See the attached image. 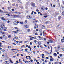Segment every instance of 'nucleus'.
Returning a JSON list of instances; mask_svg holds the SVG:
<instances>
[{
  "instance_id": "1",
  "label": "nucleus",
  "mask_w": 64,
  "mask_h": 64,
  "mask_svg": "<svg viewBox=\"0 0 64 64\" xmlns=\"http://www.w3.org/2000/svg\"><path fill=\"white\" fill-rule=\"evenodd\" d=\"M23 26L25 28H29V26L28 25H23Z\"/></svg>"
},
{
  "instance_id": "2",
  "label": "nucleus",
  "mask_w": 64,
  "mask_h": 64,
  "mask_svg": "<svg viewBox=\"0 0 64 64\" xmlns=\"http://www.w3.org/2000/svg\"><path fill=\"white\" fill-rule=\"evenodd\" d=\"M38 25L37 24H35V26L34 27V28L35 29H36L37 28H38Z\"/></svg>"
},
{
  "instance_id": "3",
  "label": "nucleus",
  "mask_w": 64,
  "mask_h": 64,
  "mask_svg": "<svg viewBox=\"0 0 64 64\" xmlns=\"http://www.w3.org/2000/svg\"><path fill=\"white\" fill-rule=\"evenodd\" d=\"M31 4L32 7H35V3L32 2Z\"/></svg>"
},
{
  "instance_id": "4",
  "label": "nucleus",
  "mask_w": 64,
  "mask_h": 64,
  "mask_svg": "<svg viewBox=\"0 0 64 64\" xmlns=\"http://www.w3.org/2000/svg\"><path fill=\"white\" fill-rule=\"evenodd\" d=\"M13 24L14 26H16V25H18V23L17 22H14L13 23Z\"/></svg>"
},
{
  "instance_id": "5",
  "label": "nucleus",
  "mask_w": 64,
  "mask_h": 64,
  "mask_svg": "<svg viewBox=\"0 0 64 64\" xmlns=\"http://www.w3.org/2000/svg\"><path fill=\"white\" fill-rule=\"evenodd\" d=\"M5 24H2V27H1V28L2 29H4V27H5Z\"/></svg>"
},
{
  "instance_id": "6",
  "label": "nucleus",
  "mask_w": 64,
  "mask_h": 64,
  "mask_svg": "<svg viewBox=\"0 0 64 64\" xmlns=\"http://www.w3.org/2000/svg\"><path fill=\"white\" fill-rule=\"evenodd\" d=\"M33 20H34L33 22L34 23V24H35V23H36V22H38V21H37V20H35V19H34Z\"/></svg>"
},
{
  "instance_id": "7",
  "label": "nucleus",
  "mask_w": 64,
  "mask_h": 64,
  "mask_svg": "<svg viewBox=\"0 0 64 64\" xmlns=\"http://www.w3.org/2000/svg\"><path fill=\"white\" fill-rule=\"evenodd\" d=\"M45 31H46L45 30H44L43 32V36H45L46 34V32H45Z\"/></svg>"
},
{
  "instance_id": "8",
  "label": "nucleus",
  "mask_w": 64,
  "mask_h": 64,
  "mask_svg": "<svg viewBox=\"0 0 64 64\" xmlns=\"http://www.w3.org/2000/svg\"><path fill=\"white\" fill-rule=\"evenodd\" d=\"M14 16L16 18H19V16L15 15Z\"/></svg>"
},
{
  "instance_id": "9",
  "label": "nucleus",
  "mask_w": 64,
  "mask_h": 64,
  "mask_svg": "<svg viewBox=\"0 0 64 64\" xmlns=\"http://www.w3.org/2000/svg\"><path fill=\"white\" fill-rule=\"evenodd\" d=\"M62 19V17H61V16H58V19L59 20H61Z\"/></svg>"
},
{
  "instance_id": "10",
  "label": "nucleus",
  "mask_w": 64,
  "mask_h": 64,
  "mask_svg": "<svg viewBox=\"0 0 64 64\" xmlns=\"http://www.w3.org/2000/svg\"><path fill=\"white\" fill-rule=\"evenodd\" d=\"M50 61H52V62L54 61V58H50Z\"/></svg>"
},
{
  "instance_id": "11",
  "label": "nucleus",
  "mask_w": 64,
  "mask_h": 64,
  "mask_svg": "<svg viewBox=\"0 0 64 64\" xmlns=\"http://www.w3.org/2000/svg\"><path fill=\"white\" fill-rule=\"evenodd\" d=\"M1 19L3 21H6V20H5V19L4 18L2 17L1 18Z\"/></svg>"
},
{
  "instance_id": "12",
  "label": "nucleus",
  "mask_w": 64,
  "mask_h": 64,
  "mask_svg": "<svg viewBox=\"0 0 64 64\" xmlns=\"http://www.w3.org/2000/svg\"><path fill=\"white\" fill-rule=\"evenodd\" d=\"M42 28L43 29H45V26L44 25H43L42 26Z\"/></svg>"
},
{
  "instance_id": "13",
  "label": "nucleus",
  "mask_w": 64,
  "mask_h": 64,
  "mask_svg": "<svg viewBox=\"0 0 64 64\" xmlns=\"http://www.w3.org/2000/svg\"><path fill=\"white\" fill-rule=\"evenodd\" d=\"M54 56H55V57H56L57 56V54L56 53H54Z\"/></svg>"
},
{
  "instance_id": "14",
  "label": "nucleus",
  "mask_w": 64,
  "mask_h": 64,
  "mask_svg": "<svg viewBox=\"0 0 64 64\" xmlns=\"http://www.w3.org/2000/svg\"><path fill=\"white\" fill-rule=\"evenodd\" d=\"M62 15L63 16H64V10L62 12Z\"/></svg>"
},
{
  "instance_id": "15",
  "label": "nucleus",
  "mask_w": 64,
  "mask_h": 64,
  "mask_svg": "<svg viewBox=\"0 0 64 64\" xmlns=\"http://www.w3.org/2000/svg\"><path fill=\"white\" fill-rule=\"evenodd\" d=\"M6 63H8L6 64H9L10 63V62L9 61L8 62V61H6L5 62Z\"/></svg>"
},
{
  "instance_id": "16",
  "label": "nucleus",
  "mask_w": 64,
  "mask_h": 64,
  "mask_svg": "<svg viewBox=\"0 0 64 64\" xmlns=\"http://www.w3.org/2000/svg\"><path fill=\"white\" fill-rule=\"evenodd\" d=\"M26 19H29V15L28 16H26Z\"/></svg>"
},
{
  "instance_id": "17",
  "label": "nucleus",
  "mask_w": 64,
  "mask_h": 64,
  "mask_svg": "<svg viewBox=\"0 0 64 64\" xmlns=\"http://www.w3.org/2000/svg\"><path fill=\"white\" fill-rule=\"evenodd\" d=\"M44 39V38L43 37H41V39H40V41L42 40H43Z\"/></svg>"
},
{
  "instance_id": "18",
  "label": "nucleus",
  "mask_w": 64,
  "mask_h": 64,
  "mask_svg": "<svg viewBox=\"0 0 64 64\" xmlns=\"http://www.w3.org/2000/svg\"><path fill=\"white\" fill-rule=\"evenodd\" d=\"M38 44L39 45H41V42H38Z\"/></svg>"
},
{
  "instance_id": "19",
  "label": "nucleus",
  "mask_w": 64,
  "mask_h": 64,
  "mask_svg": "<svg viewBox=\"0 0 64 64\" xmlns=\"http://www.w3.org/2000/svg\"><path fill=\"white\" fill-rule=\"evenodd\" d=\"M49 41L50 43H53V40H49Z\"/></svg>"
},
{
  "instance_id": "20",
  "label": "nucleus",
  "mask_w": 64,
  "mask_h": 64,
  "mask_svg": "<svg viewBox=\"0 0 64 64\" xmlns=\"http://www.w3.org/2000/svg\"><path fill=\"white\" fill-rule=\"evenodd\" d=\"M61 42L62 43H64V39H62L61 40Z\"/></svg>"
},
{
  "instance_id": "21",
  "label": "nucleus",
  "mask_w": 64,
  "mask_h": 64,
  "mask_svg": "<svg viewBox=\"0 0 64 64\" xmlns=\"http://www.w3.org/2000/svg\"><path fill=\"white\" fill-rule=\"evenodd\" d=\"M29 18L30 19H32V16H29Z\"/></svg>"
},
{
  "instance_id": "22",
  "label": "nucleus",
  "mask_w": 64,
  "mask_h": 64,
  "mask_svg": "<svg viewBox=\"0 0 64 64\" xmlns=\"http://www.w3.org/2000/svg\"><path fill=\"white\" fill-rule=\"evenodd\" d=\"M8 49H11V46H9L8 47Z\"/></svg>"
},
{
  "instance_id": "23",
  "label": "nucleus",
  "mask_w": 64,
  "mask_h": 64,
  "mask_svg": "<svg viewBox=\"0 0 64 64\" xmlns=\"http://www.w3.org/2000/svg\"><path fill=\"white\" fill-rule=\"evenodd\" d=\"M4 12L3 10H0V13H2V12Z\"/></svg>"
},
{
  "instance_id": "24",
  "label": "nucleus",
  "mask_w": 64,
  "mask_h": 64,
  "mask_svg": "<svg viewBox=\"0 0 64 64\" xmlns=\"http://www.w3.org/2000/svg\"><path fill=\"white\" fill-rule=\"evenodd\" d=\"M28 57H29V58H29V60H31V56H28Z\"/></svg>"
},
{
  "instance_id": "25",
  "label": "nucleus",
  "mask_w": 64,
  "mask_h": 64,
  "mask_svg": "<svg viewBox=\"0 0 64 64\" xmlns=\"http://www.w3.org/2000/svg\"><path fill=\"white\" fill-rule=\"evenodd\" d=\"M9 61L12 63H13V62H12V60H10Z\"/></svg>"
},
{
  "instance_id": "26",
  "label": "nucleus",
  "mask_w": 64,
  "mask_h": 64,
  "mask_svg": "<svg viewBox=\"0 0 64 64\" xmlns=\"http://www.w3.org/2000/svg\"><path fill=\"white\" fill-rule=\"evenodd\" d=\"M26 23V24H28V23H27V20L25 21L24 23Z\"/></svg>"
},
{
  "instance_id": "27",
  "label": "nucleus",
  "mask_w": 64,
  "mask_h": 64,
  "mask_svg": "<svg viewBox=\"0 0 64 64\" xmlns=\"http://www.w3.org/2000/svg\"><path fill=\"white\" fill-rule=\"evenodd\" d=\"M8 37L9 38H11V36L10 35H9L8 36Z\"/></svg>"
},
{
  "instance_id": "28",
  "label": "nucleus",
  "mask_w": 64,
  "mask_h": 64,
  "mask_svg": "<svg viewBox=\"0 0 64 64\" xmlns=\"http://www.w3.org/2000/svg\"><path fill=\"white\" fill-rule=\"evenodd\" d=\"M30 37H31V38H33V39H36V38L35 37V38L32 36H30Z\"/></svg>"
},
{
  "instance_id": "29",
  "label": "nucleus",
  "mask_w": 64,
  "mask_h": 64,
  "mask_svg": "<svg viewBox=\"0 0 64 64\" xmlns=\"http://www.w3.org/2000/svg\"><path fill=\"white\" fill-rule=\"evenodd\" d=\"M15 38L16 39H17V40L19 39V38H18V37H16Z\"/></svg>"
},
{
  "instance_id": "30",
  "label": "nucleus",
  "mask_w": 64,
  "mask_h": 64,
  "mask_svg": "<svg viewBox=\"0 0 64 64\" xmlns=\"http://www.w3.org/2000/svg\"><path fill=\"white\" fill-rule=\"evenodd\" d=\"M41 9L42 11H44V10H45V9H44V8H41Z\"/></svg>"
},
{
  "instance_id": "31",
  "label": "nucleus",
  "mask_w": 64,
  "mask_h": 64,
  "mask_svg": "<svg viewBox=\"0 0 64 64\" xmlns=\"http://www.w3.org/2000/svg\"><path fill=\"white\" fill-rule=\"evenodd\" d=\"M43 15H44V16H46V15H47V14L46 13H45L44 14H42Z\"/></svg>"
},
{
  "instance_id": "32",
  "label": "nucleus",
  "mask_w": 64,
  "mask_h": 64,
  "mask_svg": "<svg viewBox=\"0 0 64 64\" xmlns=\"http://www.w3.org/2000/svg\"><path fill=\"white\" fill-rule=\"evenodd\" d=\"M2 44L1 42L0 43V47H2V46H1Z\"/></svg>"
},
{
  "instance_id": "33",
  "label": "nucleus",
  "mask_w": 64,
  "mask_h": 64,
  "mask_svg": "<svg viewBox=\"0 0 64 64\" xmlns=\"http://www.w3.org/2000/svg\"><path fill=\"white\" fill-rule=\"evenodd\" d=\"M20 24H24V23L23 22H20Z\"/></svg>"
},
{
  "instance_id": "34",
  "label": "nucleus",
  "mask_w": 64,
  "mask_h": 64,
  "mask_svg": "<svg viewBox=\"0 0 64 64\" xmlns=\"http://www.w3.org/2000/svg\"><path fill=\"white\" fill-rule=\"evenodd\" d=\"M48 17V16H44V18H47Z\"/></svg>"
},
{
  "instance_id": "35",
  "label": "nucleus",
  "mask_w": 64,
  "mask_h": 64,
  "mask_svg": "<svg viewBox=\"0 0 64 64\" xmlns=\"http://www.w3.org/2000/svg\"><path fill=\"white\" fill-rule=\"evenodd\" d=\"M2 34L3 35H4V34H5V32H2Z\"/></svg>"
},
{
  "instance_id": "36",
  "label": "nucleus",
  "mask_w": 64,
  "mask_h": 64,
  "mask_svg": "<svg viewBox=\"0 0 64 64\" xmlns=\"http://www.w3.org/2000/svg\"><path fill=\"white\" fill-rule=\"evenodd\" d=\"M2 52H5V50H2Z\"/></svg>"
},
{
  "instance_id": "37",
  "label": "nucleus",
  "mask_w": 64,
  "mask_h": 64,
  "mask_svg": "<svg viewBox=\"0 0 64 64\" xmlns=\"http://www.w3.org/2000/svg\"><path fill=\"white\" fill-rule=\"evenodd\" d=\"M23 59V61L25 63H26V62L25 61V60H24V59Z\"/></svg>"
},
{
  "instance_id": "38",
  "label": "nucleus",
  "mask_w": 64,
  "mask_h": 64,
  "mask_svg": "<svg viewBox=\"0 0 64 64\" xmlns=\"http://www.w3.org/2000/svg\"><path fill=\"white\" fill-rule=\"evenodd\" d=\"M12 51H14V50H16V49H12Z\"/></svg>"
},
{
  "instance_id": "39",
  "label": "nucleus",
  "mask_w": 64,
  "mask_h": 64,
  "mask_svg": "<svg viewBox=\"0 0 64 64\" xmlns=\"http://www.w3.org/2000/svg\"><path fill=\"white\" fill-rule=\"evenodd\" d=\"M39 31V30L38 29V28H37L36 29V31L37 32H38V31Z\"/></svg>"
},
{
  "instance_id": "40",
  "label": "nucleus",
  "mask_w": 64,
  "mask_h": 64,
  "mask_svg": "<svg viewBox=\"0 0 64 64\" xmlns=\"http://www.w3.org/2000/svg\"><path fill=\"white\" fill-rule=\"evenodd\" d=\"M33 13H34V11H33L32 12L31 15H33Z\"/></svg>"
},
{
  "instance_id": "41",
  "label": "nucleus",
  "mask_w": 64,
  "mask_h": 64,
  "mask_svg": "<svg viewBox=\"0 0 64 64\" xmlns=\"http://www.w3.org/2000/svg\"><path fill=\"white\" fill-rule=\"evenodd\" d=\"M6 15H7V16H10V15L8 14H6Z\"/></svg>"
},
{
  "instance_id": "42",
  "label": "nucleus",
  "mask_w": 64,
  "mask_h": 64,
  "mask_svg": "<svg viewBox=\"0 0 64 64\" xmlns=\"http://www.w3.org/2000/svg\"><path fill=\"white\" fill-rule=\"evenodd\" d=\"M28 32H30V30L29 29H28Z\"/></svg>"
},
{
  "instance_id": "43",
  "label": "nucleus",
  "mask_w": 64,
  "mask_h": 64,
  "mask_svg": "<svg viewBox=\"0 0 64 64\" xmlns=\"http://www.w3.org/2000/svg\"><path fill=\"white\" fill-rule=\"evenodd\" d=\"M5 56L6 57H8V55H7V54H6L5 55Z\"/></svg>"
},
{
  "instance_id": "44",
  "label": "nucleus",
  "mask_w": 64,
  "mask_h": 64,
  "mask_svg": "<svg viewBox=\"0 0 64 64\" xmlns=\"http://www.w3.org/2000/svg\"><path fill=\"white\" fill-rule=\"evenodd\" d=\"M60 57H62V56H63V55L62 54H60Z\"/></svg>"
},
{
  "instance_id": "45",
  "label": "nucleus",
  "mask_w": 64,
  "mask_h": 64,
  "mask_svg": "<svg viewBox=\"0 0 64 64\" xmlns=\"http://www.w3.org/2000/svg\"><path fill=\"white\" fill-rule=\"evenodd\" d=\"M0 38L1 39H3V37H2V36L1 37L0 36Z\"/></svg>"
},
{
  "instance_id": "46",
  "label": "nucleus",
  "mask_w": 64,
  "mask_h": 64,
  "mask_svg": "<svg viewBox=\"0 0 64 64\" xmlns=\"http://www.w3.org/2000/svg\"><path fill=\"white\" fill-rule=\"evenodd\" d=\"M30 40H33V38H30Z\"/></svg>"
},
{
  "instance_id": "47",
  "label": "nucleus",
  "mask_w": 64,
  "mask_h": 64,
  "mask_svg": "<svg viewBox=\"0 0 64 64\" xmlns=\"http://www.w3.org/2000/svg\"><path fill=\"white\" fill-rule=\"evenodd\" d=\"M40 36H42L43 35V34H42V32H41L40 33Z\"/></svg>"
},
{
  "instance_id": "48",
  "label": "nucleus",
  "mask_w": 64,
  "mask_h": 64,
  "mask_svg": "<svg viewBox=\"0 0 64 64\" xmlns=\"http://www.w3.org/2000/svg\"><path fill=\"white\" fill-rule=\"evenodd\" d=\"M50 6L52 8H53V6L52 5V4H50Z\"/></svg>"
},
{
  "instance_id": "49",
  "label": "nucleus",
  "mask_w": 64,
  "mask_h": 64,
  "mask_svg": "<svg viewBox=\"0 0 64 64\" xmlns=\"http://www.w3.org/2000/svg\"><path fill=\"white\" fill-rule=\"evenodd\" d=\"M25 50L26 51H28V49H25Z\"/></svg>"
},
{
  "instance_id": "50",
  "label": "nucleus",
  "mask_w": 64,
  "mask_h": 64,
  "mask_svg": "<svg viewBox=\"0 0 64 64\" xmlns=\"http://www.w3.org/2000/svg\"><path fill=\"white\" fill-rule=\"evenodd\" d=\"M25 45H24V46H22L21 47V48H23V47H24V46H25Z\"/></svg>"
},
{
  "instance_id": "51",
  "label": "nucleus",
  "mask_w": 64,
  "mask_h": 64,
  "mask_svg": "<svg viewBox=\"0 0 64 64\" xmlns=\"http://www.w3.org/2000/svg\"><path fill=\"white\" fill-rule=\"evenodd\" d=\"M16 51H21V50H16Z\"/></svg>"
},
{
  "instance_id": "52",
  "label": "nucleus",
  "mask_w": 64,
  "mask_h": 64,
  "mask_svg": "<svg viewBox=\"0 0 64 64\" xmlns=\"http://www.w3.org/2000/svg\"><path fill=\"white\" fill-rule=\"evenodd\" d=\"M19 30H17V31H16V32L17 33H18V32H19Z\"/></svg>"
},
{
  "instance_id": "53",
  "label": "nucleus",
  "mask_w": 64,
  "mask_h": 64,
  "mask_svg": "<svg viewBox=\"0 0 64 64\" xmlns=\"http://www.w3.org/2000/svg\"><path fill=\"white\" fill-rule=\"evenodd\" d=\"M4 28L5 29H7V28L5 27H4Z\"/></svg>"
},
{
  "instance_id": "54",
  "label": "nucleus",
  "mask_w": 64,
  "mask_h": 64,
  "mask_svg": "<svg viewBox=\"0 0 64 64\" xmlns=\"http://www.w3.org/2000/svg\"><path fill=\"white\" fill-rule=\"evenodd\" d=\"M34 14H35V15H36V14H37V12H34Z\"/></svg>"
},
{
  "instance_id": "55",
  "label": "nucleus",
  "mask_w": 64,
  "mask_h": 64,
  "mask_svg": "<svg viewBox=\"0 0 64 64\" xmlns=\"http://www.w3.org/2000/svg\"><path fill=\"white\" fill-rule=\"evenodd\" d=\"M8 8V10H10L11 9V8Z\"/></svg>"
},
{
  "instance_id": "56",
  "label": "nucleus",
  "mask_w": 64,
  "mask_h": 64,
  "mask_svg": "<svg viewBox=\"0 0 64 64\" xmlns=\"http://www.w3.org/2000/svg\"><path fill=\"white\" fill-rule=\"evenodd\" d=\"M53 7H54V8H55V7H56V6H55V5H53Z\"/></svg>"
},
{
  "instance_id": "57",
  "label": "nucleus",
  "mask_w": 64,
  "mask_h": 64,
  "mask_svg": "<svg viewBox=\"0 0 64 64\" xmlns=\"http://www.w3.org/2000/svg\"><path fill=\"white\" fill-rule=\"evenodd\" d=\"M49 23V22H46V24H48Z\"/></svg>"
},
{
  "instance_id": "58",
  "label": "nucleus",
  "mask_w": 64,
  "mask_h": 64,
  "mask_svg": "<svg viewBox=\"0 0 64 64\" xmlns=\"http://www.w3.org/2000/svg\"><path fill=\"white\" fill-rule=\"evenodd\" d=\"M42 61H44V59H42Z\"/></svg>"
},
{
  "instance_id": "59",
  "label": "nucleus",
  "mask_w": 64,
  "mask_h": 64,
  "mask_svg": "<svg viewBox=\"0 0 64 64\" xmlns=\"http://www.w3.org/2000/svg\"><path fill=\"white\" fill-rule=\"evenodd\" d=\"M36 12H39V10H36Z\"/></svg>"
},
{
  "instance_id": "60",
  "label": "nucleus",
  "mask_w": 64,
  "mask_h": 64,
  "mask_svg": "<svg viewBox=\"0 0 64 64\" xmlns=\"http://www.w3.org/2000/svg\"><path fill=\"white\" fill-rule=\"evenodd\" d=\"M12 6H15V4H12Z\"/></svg>"
},
{
  "instance_id": "61",
  "label": "nucleus",
  "mask_w": 64,
  "mask_h": 64,
  "mask_svg": "<svg viewBox=\"0 0 64 64\" xmlns=\"http://www.w3.org/2000/svg\"><path fill=\"white\" fill-rule=\"evenodd\" d=\"M45 10H48V8H45Z\"/></svg>"
},
{
  "instance_id": "62",
  "label": "nucleus",
  "mask_w": 64,
  "mask_h": 64,
  "mask_svg": "<svg viewBox=\"0 0 64 64\" xmlns=\"http://www.w3.org/2000/svg\"><path fill=\"white\" fill-rule=\"evenodd\" d=\"M12 11H14V9H12Z\"/></svg>"
},
{
  "instance_id": "63",
  "label": "nucleus",
  "mask_w": 64,
  "mask_h": 64,
  "mask_svg": "<svg viewBox=\"0 0 64 64\" xmlns=\"http://www.w3.org/2000/svg\"><path fill=\"white\" fill-rule=\"evenodd\" d=\"M30 44L31 45H32V42H31L30 43Z\"/></svg>"
},
{
  "instance_id": "64",
  "label": "nucleus",
  "mask_w": 64,
  "mask_h": 64,
  "mask_svg": "<svg viewBox=\"0 0 64 64\" xmlns=\"http://www.w3.org/2000/svg\"><path fill=\"white\" fill-rule=\"evenodd\" d=\"M62 9H64V6H62Z\"/></svg>"
}]
</instances>
